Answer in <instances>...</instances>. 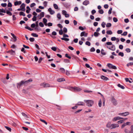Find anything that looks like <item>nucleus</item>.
Instances as JSON below:
<instances>
[{"mask_svg":"<svg viewBox=\"0 0 133 133\" xmlns=\"http://www.w3.org/2000/svg\"><path fill=\"white\" fill-rule=\"evenodd\" d=\"M32 81V79H30L28 80L24 81H22L19 83L17 84V87L18 88V87H20L23 85H26L28 84L29 83V82H31Z\"/></svg>","mask_w":133,"mask_h":133,"instance_id":"f257e3e1","label":"nucleus"},{"mask_svg":"<svg viewBox=\"0 0 133 133\" xmlns=\"http://www.w3.org/2000/svg\"><path fill=\"white\" fill-rule=\"evenodd\" d=\"M84 102L86 103L88 107H91L93 104L94 102L91 100H84Z\"/></svg>","mask_w":133,"mask_h":133,"instance_id":"f03ea898","label":"nucleus"},{"mask_svg":"<svg viewBox=\"0 0 133 133\" xmlns=\"http://www.w3.org/2000/svg\"><path fill=\"white\" fill-rule=\"evenodd\" d=\"M68 89L72 91H80L81 90V88L77 87H70L68 88Z\"/></svg>","mask_w":133,"mask_h":133,"instance_id":"7ed1b4c3","label":"nucleus"},{"mask_svg":"<svg viewBox=\"0 0 133 133\" xmlns=\"http://www.w3.org/2000/svg\"><path fill=\"white\" fill-rule=\"evenodd\" d=\"M111 101L114 105L116 106L117 105L118 103L117 101L114 97H111Z\"/></svg>","mask_w":133,"mask_h":133,"instance_id":"20e7f679","label":"nucleus"},{"mask_svg":"<svg viewBox=\"0 0 133 133\" xmlns=\"http://www.w3.org/2000/svg\"><path fill=\"white\" fill-rule=\"evenodd\" d=\"M107 65L110 69H117V68L116 66L113 65L112 64L110 63H108Z\"/></svg>","mask_w":133,"mask_h":133,"instance_id":"39448f33","label":"nucleus"},{"mask_svg":"<svg viewBox=\"0 0 133 133\" xmlns=\"http://www.w3.org/2000/svg\"><path fill=\"white\" fill-rule=\"evenodd\" d=\"M107 48L112 51H115L116 49L115 45L113 44L111 45V47L108 46H107Z\"/></svg>","mask_w":133,"mask_h":133,"instance_id":"423d86ee","label":"nucleus"},{"mask_svg":"<svg viewBox=\"0 0 133 133\" xmlns=\"http://www.w3.org/2000/svg\"><path fill=\"white\" fill-rule=\"evenodd\" d=\"M111 129H114L116 127H119V125L117 124H111Z\"/></svg>","mask_w":133,"mask_h":133,"instance_id":"0eeeda50","label":"nucleus"},{"mask_svg":"<svg viewBox=\"0 0 133 133\" xmlns=\"http://www.w3.org/2000/svg\"><path fill=\"white\" fill-rule=\"evenodd\" d=\"M41 86H43V87H53L52 86H50V85L49 84H44V83H41Z\"/></svg>","mask_w":133,"mask_h":133,"instance_id":"6e6552de","label":"nucleus"},{"mask_svg":"<svg viewBox=\"0 0 133 133\" xmlns=\"http://www.w3.org/2000/svg\"><path fill=\"white\" fill-rule=\"evenodd\" d=\"M88 34L86 33L85 31H83L81 32L80 34V36L81 37L84 36L87 37V36Z\"/></svg>","mask_w":133,"mask_h":133,"instance_id":"1a4fd4ad","label":"nucleus"},{"mask_svg":"<svg viewBox=\"0 0 133 133\" xmlns=\"http://www.w3.org/2000/svg\"><path fill=\"white\" fill-rule=\"evenodd\" d=\"M130 123L131 122H127L125 123H124L121 126L122 128H123L124 127L127 125H130Z\"/></svg>","mask_w":133,"mask_h":133,"instance_id":"9d476101","label":"nucleus"},{"mask_svg":"<svg viewBox=\"0 0 133 133\" xmlns=\"http://www.w3.org/2000/svg\"><path fill=\"white\" fill-rule=\"evenodd\" d=\"M48 11L49 12L50 14L51 15L54 14L55 13V11L52 10V9H48Z\"/></svg>","mask_w":133,"mask_h":133,"instance_id":"9b49d317","label":"nucleus"},{"mask_svg":"<svg viewBox=\"0 0 133 133\" xmlns=\"http://www.w3.org/2000/svg\"><path fill=\"white\" fill-rule=\"evenodd\" d=\"M22 3V2L21 1H16L14 3V5L15 6H16L18 5H20Z\"/></svg>","mask_w":133,"mask_h":133,"instance_id":"f8f14e48","label":"nucleus"},{"mask_svg":"<svg viewBox=\"0 0 133 133\" xmlns=\"http://www.w3.org/2000/svg\"><path fill=\"white\" fill-rule=\"evenodd\" d=\"M101 78L105 81H107L108 79V78L103 75H102L101 76Z\"/></svg>","mask_w":133,"mask_h":133,"instance_id":"ddd939ff","label":"nucleus"},{"mask_svg":"<svg viewBox=\"0 0 133 133\" xmlns=\"http://www.w3.org/2000/svg\"><path fill=\"white\" fill-rule=\"evenodd\" d=\"M111 124L110 122H109L107 124L106 127L108 128L111 129Z\"/></svg>","mask_w":133,"mask_h":133,"instance_id":"4468645a","label":"nucleus"},{"mask_svg":"<svg viewBox=\"0 0 133 133\" xmlns=\"http://www.w3.org/2000/svg\"><path fill=\"white\" fill-rule=\"evenodd\" d=\"M89 3V2L88 0H86L84 1L83 2V4L85 5H87Z\"/></svg>","mask_w":133,"mask_h":133,"instance_id":"2eb2a0df","label":"nucleus"},{"mask_svg":"<svg viewBox=\"0 0 133 133\" xmlns=\"http://www.w3.org/2000/svg\"><path fill=\"white\" fill-rule=\"evenodd\" d=\"M77 104L78 105H84V103L82 102H78Z\"/></svg>","mask_w":133,"mask_h":133,"instance_id":"dca6fc26","label":"nucleus"},{"mask_svg":"<svg viewBox=\"0 0 133 133\" xmlns=\"http://www.w3.org/2000/svg\"><path fill=\"white\" fill-rule=\"evenodd\" d=\"M91 128V127L90 126L84 127L83 128V129L85 130H89Z\"/></svg>","mask_w":133,"mask_h":133,"instance_id":"f3484780","label":"nucleus"},{"mask_svg":"<svg viewBox=\"0 0 133 133\" xmlns=\"http://www.w3.org/2000/svg\"><path fill=\"white\" fill-rule=\"evenodd\" d=\"M59 70L62 73H64L65 72V70L63 68H60Z\"/></svg>","mask_w":133,"mask_h":133,"instance_id":"a211bd4d","label":"nucleus"},{"mask_svg":"<svg viewBox=\"0 0 133 133\" xmlns=\"http://www.w3.org/2000/svg\"><path fill=\"white\" fill-rule=\"evenodd\" d=\"M6 13L7 15L9 16H11L12 15L11 12L9 10H6Z\"/></svg>","mask_w":133,"mask_h":133,"instance_id":"6ab92c4d","label":"nucleus"},{"mask_svg":"<svg viewBox=\"0 0 133 133\" xmlns=\"http://www.w3.org/2000/svg\"><path fill=\"white\" fill-rule=\"evenodd\" d=\"M117 86L119 88H121V89H124V88H125L123 86V85H121V84H117Z\"/></svg>","mask_w":133,"mask_h":133,"instance_id":"aec40b11","label":"nucleus"},{"mask_svg":"<svg viewBox=\"0 0 133 133\" xmlns=\"http://www.w3.org/2000/svg\"><path fill=\"white\" fill-rule=\"evenodd\" d=\"M64 6L66 8H69V7L70 5L69 3H65L64 4Z\"/></svg>","mask_w":133,"mask_h":133,"instance_id":"412c9836","label":"nucleus"},{"mask_svg":"<svg viewBox=\"0 0 133 133\" xmlns=\"http://www.w3.org/2000/svg\"><path fill=\"white\" fill-rule=\"evenodd\" d=\"M124 131L125 133H131L130 131L126 128L124 129Z\"/></svg>","mask_w":133,"mask_h":133,"instance_id":"4be33fe9","label":"nucleus"},{"mask_svg":"<svg viewBox=\"0 0 133 133\" xmlns=\"http://www.w3.org/2000/svg\"><path fill=\"white\" fill-rule=\"evenodd\" d=\"M57 17L59 19H60L61 18V16L60 13H58L57 15Z\"/></svg>","mask_w":133,"mask_h":133,"instance_id":"5701e85b","label":"nucleus"},{"mask_svg":"<svg viewBox=\"0 0 133 133\" xmlns=\"http://www.w3.org/2000/svg\"><path fill=\"white\" fill-rule=\"evenodd\" d=\"M106 33L108 35H111L112 34V32L111 30L107 31Z\"/></svg>","mask_w":133,"mask_h":133,"instance_id":"b1692460","label":"nucleus"},{"mask_svg":"<svg viewBox=\"0 0 133 133\" xmlns=\"http://www.w3.org/2000/svg\"><path fill=\"white\" fill-rule=\"evenodd\" d=\"M102 102L101 99L99 100L98 102V106L99 107H101L102 106Z\"/></svg>","mask_w":133,"mask_h":133,"instance_id":"393cba45","label":"nucleus"},{"mask_svg":"<svg viewBox=\"0 0 133 133\" xmlns=\"http://www.w3.org/2000/svg\"><path fill=\"white\" fill-rule=\"evenodd\" d=\"M99 35V34L98 32H95L94 34V35L96 37H97Z\"/></svg>","mask_w":133,"mask_h":133,"instance_id":"a878e982","label":"nucleus"},{"mask_svg":"<svg viewBox=\"0 0 133 133\" xmlns=\"http://www.w3.org/2000/svg\"><path fill=\"white\" fill-rule=\"evenodd\" d=\"M25 4L23 3L20 6V8H25Z\"/></svg>","mask_w":133,"mask_h":133,"instance_id":"bb28decb","label":"nucleus"},{"mask_svg":"<svg viewBox=\"0 0 133 133\" xmlns=\"http://www.w3.org/2000/svg\"><path fill=\"white\" fill-rule=\"evenodd\" d=\"M6 11L4 9H0V12L5 13Z\"/></svg>","mask_w":133,"mask_h":133,"instance_id":"cd10ccee","label":"nucleus"},{"mask_svg":"<svg viewBox=\"0 0 133 133\" xmlns=\"http://www.w3.org/2000/svg\"><path fill=\"white\" fill-rule=\"evenodd\" d=\"M61 39L62 40L66 41H69V38H61Z\"/></svg>","mask_w":133,"mask_h":133,"instance_id":"c85d7f7f","label":"nucleus"},{"mask_svg":"<svg viewBox=\"0 0 133 133\" xmlns=\"http://www.w3.org/2000/svg\"><path fill=\"white\" fill-rule=\"evenodd\" d=\"M65 80L64 78H60V79H57V81L59 82H62V81H64Z\"/></svg>","mask_w":133,"mask_h":133,"instance_id":"c756f323","label":"nucleus"},{"mask_svg":"<svg viewBox=\"0 0 133 133\" xmlns=\"http://www.w3.org/2000/svg\"><path fill=\"white\" fill-rule=\"evenodd\" d=\"M31 35L33 36V37H37L38 36V35L37 34H36L32 33L31 34Z\"/></svg>","mask_w":133,"mask_h":133,"instance_id":"7c9ffc66","label":"nucleus"},{"mask_svg":"<svg viewBox=\"0 0 133 133\" xmlns=\"http://www.w3.org/2000/svg\"><path fill=\"white\" fill-rule=\"evenodd\" d=\"M133 65V62H130L128 63L127 66V67H129L130 66Z\"/></svg>","mask_w":133,"mask_h":133,"instance_id":"2f4dec72","label":"nucleus"},{"mask_svg":"<svg viewBox=\"0 0 133 133\" xmlns=\"http://www.w3.org/2000/svg\"><path fill=\"white\" fill-rule=\"evenodd\" d=\"M101 54L103 55H105L106 54V53L104 52V50L103 49H102L101 51Z\"/></svg>","mask_w":133,"mask_h":133,"instance_id":"473e14b6","label":"nucleus"},{"mask_svg":"<svg viewBox=\"0 0 133 133\" xmlns=\"http://www.w3.org/2000/svg\"><path fill=\"white\" fill-rule=\"evenodd\" d=\"M19 15L20 16H25V13L23 12H20L19 13Z\"/></svg>","mask_w":133,"mask_h":133,"instance_id":"72a5a7b5","label":"nucleus"},{"mask_svg":"<svg viewBox=\"0 0 133 133\" xmlns=\"http://www.w3.org/2000/svg\"><path fill=\"white\" fill-rule=\"evenodd\" d=\"M111 26V24L110 23H108L106 25V26L107 27H110Z\"/></svg>","mask_w":133,"mask_h":133,"instance_id":"f704fd0d","label":"nucleus"},{"mask_svg":"<svg viewBox=\"0 0 133 133\" xmlns=\"http://www.w3.org/2000/svg\"><path fill=\"white\" fill-rule=\"evenodd\" d=\"M64 62L65 63H68L70 62V61L69 59H65L63 60Z\"/></svg>","mask_w":133,"mask_h":133,"instance_id":"c9c22d12","label":"nucleus"},{"mask_svg":"<svg viewBox=\"0 0 133 133\" xmlns=\"http://www.w3.org/2000/svg\"><path fill=\"white\" fill-rule=\"evenodd\" d=\"M44 13L43 12H41L40 14V16L41 18L44 17Z\"/></svg>","mask_w":133,"mask_h":133,"instance_id":"e433bc0d","label":"nucleus"},{"mask_svg":"<svg viewBox=\"0 0 133 133\" xmlns=\"http://www.w3.org/2000/svg\"><path fill=\"white\" fill-rule=\"evenodd\" d=\"M99 10H98V12L99 13L101 14H103V10L101 9H99Z\"/></svg>","mask_w":133,"mask_h":133,"instance_id":"4c0bfd02","label":"nucleus"},{"mask_svg":"<svg viewBox=\"0 0 133 133\" xmlns=\"http://www.w3.org/2000/svg\"><path fill=\"white\" fill-rule=\"evenodd\" d=\"M85 44L86 45H88V46H90V45L91 43L90 42L88 41H87L86 42H85Z\"/></svg>","mask_w":133,"mask_h":133,"instance_id":"58836bf2","label":"nucleus"},{"mask_svg":"<svg viewBox=\"0 0 133 133\" xmlns=\"http://www.w3.org/2000/svg\"><path fill=\"white\" fill-rule=\"evenodd\" d=\"M129 114V112H126L123 113V116H126Z\"/></svg>","mask_w":133,"mask_h":133,"instance_id":"ea45409f","label":"nucleus"},{"mask_svg":"<svg viewBox=\"0 0 133 133\" xmlns=\"http://www.w3.org/2000/svg\"><path fill=\"white\" fill-rule=\"evenodd\" d=\"M95 50L94 47L91 48L90 49V51L91 52H93L95 51Z\"/></svg>","mask_w":133,"mask_h":133,"instance_id":"a19ab883","label":"nucleus"},{"mask_svg":"<svg viewBox=\"0 0 133 133\" xmlns=\"http://www.w3.org/2000/svg\"><path fill=\"white\" fill-rule=\"evenodd\" d=\"M63 31L65 33H66L67 32V29L65 27H64L63 28Z\"/></svg>","mask_w":133,"mask_h":133,"instance_id":"79ce46f5","label":"nucleus"},{"mask_svg":"<svg viewBox=\"0 0 133 133\" xmlns=\"http://www.w3.org/2000/svg\"><path fill=\"white\" fill-rule=\"evenodd\" d=\"M39 25L40 26L43 27L44 26V25L42 22H40L39 23Z\"/></svg>","mask_w":133,"mask_h":133,"instance_id":"37998d69","label":"nucleus"},{"mask_svg":"<svg viewBox=\"0 0 133 133\" xmlns=\"http://www.w3.org/2000/svg\"><path fill=\"white\" fill-rule=\"evenodd\" d=\"M29 40L31 42H33L35 40V39L34 38L31 37L30 38Z\"/></svg>","mask_w":133,"mask_h":133,"instance_id":"c03bdc74","label":"nucleus"},{"mask_svg":"<svg viewBox=\"0 0 133 133\" xmlns=\"http://www.w3.org/2000/svg\"><path fill=\"white\" fill-rule=\"evenodd\" d=\"M51 49L54 51H55L57 49V48L55 47H52L51 48Z\"/></svg>","mask_w":133,"mask_h":133,"instance_id":"a18cd8bd","label":"nucleus"},{"mask_svg":"<svg viewBox=\"0 0 133 133\" xmlns=\"http://www.w3.org/2000/svg\"><path fill=\"white\" fill-rule=\"evenodd\" d=\"M119 56H121L122 57H123L124 56V54L123 52H120L118 54Z\"/></svg>","mask_w":133,"mask_h":133,"instance_id":"49530a36","label":"nucleus"},{"mask_svg":"<svg viewBox=\"0 0 133 133\" xmlns=\"http://www.w3.org/2000/svg\"><path fill=\"white\" fill-rule=\"evenodd\" d=\"M105 24H106L105 22H103L101 24V25L103 28H104L105 27Z\"/></svg>","mask_w":133,"mask_h":133,"instance_id":"de8ad7c7","label":"nucleus"},{"mask_svg":"<svg viewBox=\"0 0 133 133\" xmlns=\"http://www.w3.org/2000/svg\"><path fill=\"white\" fill-rule=\"evenodd\" d=\"M84 92H85L90 93V92H92V91L91 90H84Z\"/></svg>","mask_w":133,"mask_h":133,"instance_id":"09e8293b","label":"nucleus"},{"mask_svg":"<svg viewBox=\"0 0 133 133\" xmlns=\"http://www.w3.org/2000/svg\"><path fill=\"white\" fill-rule=\"evenodd\" d=\"M57 26L58 27H59L61 29L63 27L62 25L60 24H58L57 25Z\"/></svg>","mask_w":133,"mask_h":133,"instance_id":"8fccbe9b","label":"nucleus"},{"mask_svg":"<svg viewBox=\"0 0 133 133\" xmlns=\"http://www.w3.org/2000/svg\"><path fill=\"white\" fill-rule=\"evenodd\" d=\"M72 59H76L77 58H78L77 57L75 56V55H72Z\"/></svg>","mask_w":133,"mask_h":133,"instance_id":"3c124183","label":"nucleus"},{"mask_svg":"<svg viewBox=\"0 0 133 133\" xmlns=\"http://www.w3.org/2000/svg\"><path fill=\"white\" fill-rule=\"evenodd\" d=\"M37 17L35 16H34L33 18H32V20L33 21H36V20Z\"/></svg>","mask_w":133,"mask_h":133,"instance_id":"603ef678","label":"nucleus"},{"mask_svg":"<svg viewBox=\"0 0 133 133\" xmlns=\"http://www.w3.org/2000/svg\"><path fill=\"white\" fill-rule=\"evenodd\" d=\"M127 32L125 31L123 32V33L121 34L122 35L125 36L127 35Z\"/></svg>","mask_w":133,"mask_h":133,"instance_id":"864d4df0","label":"nucleus"},{"mask_svg":"<svg viewBox=\"0 0 133 133\" xmlns=\"http://www.w3.org/2000/svg\"><path fill=\"white\" fill-rule=\"evenodd\" d=\"M40 121L41 122L44 123L45 124H46V125L47 124V122L45 120L41 119H40Z\"/></svg>","mask_w":133,"mask_h":133,"instance_id":"5fc2aeb1","label":"nucleus"},{"mask_svg":"<svg viewBox=\"0 0 133 133\" xmlns=\"http://www.w3.org/2000/svg\"><path fill=\"white\" fill-rule=\"evenodd\" d=\"M113 20L114 22H116L117 21L118 19L116 17H114L113 18Z\"/></svg>","mask_w":133,"mask_h":133,"instance_id":"6e6d98bb","label":"nucleus"},{"mask_svg":"<svg viewBox=\"0 0 133 133\" xmlns=\"http://www.w3.org/2000/svg\"><path fill=\"white\" fill-rule=\"evenodd\" d=\"M1 5L3 7H5L6 6L7 4L6 3H2Z\"/></svg>","mask_w":133,"mask_h":133,"instance_id":"4d7b16f0","label":"nucleus"},{"mask_svg":"<svg viewBox=\"0 0 133 133\" xmlns=\"http://www.w3.org/2000/svg\"><path fill=\"white\" fill-rule=\"evenodd\" d=\"M36 5V4L35 3H33L31 4L30 5V7L31 8H32L34 7Z\"/></svg>","mask_w":133,"mask_h":133,"instance_id":"13d9d810","label":"nucleus"},{"mask_svg":"<svg viewBox=\"0 0 133 133\" xmlns=\"http://www.w3.org/2000/svg\"><path fill=\"white\" fill-rule=\"evenodd\" d=\"M123 31L121 30H118L117 31V33L118 34H121L122 32Z\"/></svg>","mask_w":133,"mask_h":133,"instance_id":"bf43d9fd","label":"nucleus"},{"mask_svg":"<svg viewBox=\"0 0 133 133\" xmlns=\"http://www.w3.org/2000/svg\"><path fill=\"white\" fill-rule=\"evenodd\" d=\"M5 127L6 128V129L8 130L9 131H11V129L10 128L7 127V126H5Z\"/></svg>","mask_w":133,"mask_h":133,"instance_id":"052dcab7","label":"nucleus"},{"mask_svg":"<svg viewBox=\"0 0 133 133\" xmlns=\"http://www.w3.org/2000/svg\"><path fill=\"white\" fill-rule=\"evenodd\" d=\"M62 13L63 15H65L67 13V12L65 10H63L62 11Z\"/></svg>","mask_w":133,"mask_h":133,"instance_id":"680f3d73","label":"nucleus"},{"mask_svg":"<svg viewBox=\"0 0 133 133\" xmlns=\"http://www.w3.org/2000/svg\"><path fill=\"white\" fill-rule=\"evenodd\" d=\"M59 33L60 35H62L63 34V32L62 30V29H61L59 30Z\"/></svg>","mask_w":133,"mask_h":133,"instance_id":"e2e57ef3","label":"nucleus"},{"mask_svg":"<svg viewBox=\"0 0 133 133\" xmlns=\"http://www.w3.org/2000/svg\"><path fill=\"white\" fill-rule=\"evenodd\" d=\"M79 29L81 30H84V28L82 26H79Z\"/></svg>","mask_w":133,"mask_h":133,"instance_id":"0e129e2a","label":"nucleus"},{"mask_svg":"<svg viewBox=\"0 0 133 133\" xmlns=\"http://www.w3.org/2000/svg\"><path fill=\"white\" fill-rule=\"evenodd\" d=\"M106 44L108 45H113L112 43L111 42H107Z\"/></svg>","mask_w":133,"mask_h":133,"instance_id":"69168bd1","label":"nucleus"},{"mask_svg":"<svg viewBox=\"0 0 133 133\" xmlns=\"http://www.w3.org/2000/svg\"><path fill=\"white\" fill-rule=\"evenodd\" d=\"M125 51L127 52H130L131 50L129 48H127L126 49Z\"/></svg>","mask_w":133,"mask_h":133,"instance_id":"338daca9","label":"nucleus"},{"mask_svg":"<svg viewBox=\"0 0 133 133\" xmlns=\"http://www.w3.org/2000/svg\"><path fill=\"white\" fill-rule=\"evenodd\" d=\"M131 130L130 131L131 132V133H133V125L131 126Z\"/></svg>","mask_w":133,"mask_h":133,"instance_id":"774afa93","label":"nucleus"}]
</instances>
